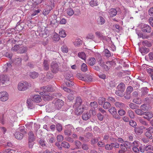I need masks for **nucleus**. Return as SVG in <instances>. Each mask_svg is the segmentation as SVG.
Wrapping results in <instances>:
<instances>
[{"mask_svg":"<svg viewBox=\"0 0 153 153\" xmlns=\"http://www.w3.org/2000/svg\"><path fill=\"white\" fill-rule=\"evenodd\" d=\"M42 96L43 100L45 101L51 100L53 99V97H52L51 94L45 91H43L39 93Z\"/></svg>","mask_w":153,"mask_h":153,"instance_id":"nucleus-1","label":"nucleus"},{"mask_svg":"<svg viewBox=\"0 0 153 153\" xmlns=\"http://www.w3.org/2000/svg\"><path fill=\"white\" fill-rule=\"evenodd\" d=\"M28 86V83L26 82L19 83L18 85V89L20 91H24L27 89Z\"/></svg>","mask_w":153,"mask_h":153,"instance_id":"nucleus-2","label":"nucleus"},{"mask_svg":"<svg viewBox=\"0 0 153 153\" xmlns=\"http://www.w3.org/2000/svg\"><path fill=\"white\" fill-rule=\"evenodd\" d=\"M65 130L64 131V133L65 135L68 136H70L72 134V131L74 129L73 127L70 124L66 125L65 126Z\"/></svg>","mask_w":153,"mask_h":153,"instance_id":"nucleus-3","label":"nucleus"},{"mask_svg":"<svg viewBox=\"0 0 153 153\" xmlns=\"http://www.w3.org/2000/svg\"><path fill=\"white\" fill-rule=\"evenodd\" d=\"M108 111L113 116L114 118L117 119H120V117L117 114L116 109L115 107H111L110 109H108Z\"/></svg>","mask_w":153,"mask_h":153,"instance_id":"nucleus-4","label":"nucleus"},{"mask_svg":"<svg viewBox=\"0 0 153 153\" xmlns=\"http://www.w3.org/2000/svg\"><path fill=\"white\" fill-rule=\"evenodd\" d=\"M51 71L53 73L56 74L59 71V67L57 63L52 62L51 65Z\"/></svg>","mask_w":153,"mask_h":153,"instance_id":"nucleus-5","label":"nucleus"},{"mask_svg":"<svg viewBox=\"0 0 153 153\" xmlns=\"http://www.w3.org/2000/svg\"><path fill=\"white\" fill-rule=\"evenodd\" d=\"M8 99V95L6 91L0 92V100L2 101H5Z\"/></svg>","mask_w":153,"mask_h":153,"instance_id":"nucleus-6","label":"nucleus"},{"mask_svg":"<svg viewBox=\"0 0 153 153\" xmlns=\"http://www.w3.org/2000/svg\"><path fill=\"white\" fill-rule=\"evenodd\" d=\"M146 131L145 133L146 136L150 139L152 138V133L153 132V128L150 127L149 128L146 129Z\"/></svg>","mask_w":153,"mask_h":153,"instance_id":"nucleus-7","label":"nucleus"},{"mask_svg":"<svg viewBox=\"0 0 153 153\" xmlns=\"http://www.w3.org/2000/svg\"><path fill=\"white\" fill-rule=\"evenodd\" d=\"M64 102L62 100L60 99L57 100L55 102V105L56 108L57 109H60L63 105Z\"/></svg>","mask_w":153,"mask_h":153,"instance_id":"nucleus-8","label":"nucleus"},{"mask_svg":"<svg viewBox=\"0 0 153 153\" xmlns=\"http://www.w3.org/2000/svg\"><path fill=\"white\" fill-rule=\"evenodd\" d=\"M9 81V78L6 75H2L0 76V82L3 84L6 83Z\"/></svg>","mask_w":153,"mask_h":153,"instance_id":"nucleus-9","label":"nucleus"},{"mask_svg":"<svg viewBox=\"0 0 153 153\" xmlns=\"http://www.w3.org/2000/svg\"><path fill=\"white\" fill-rule=\"evenodd\" d=\"M146 68V71L150 74L151 78L153 80V68L151 67H147V65L144 64V69H145Z\"/></svg>","mask_w":153,"mask_h":153,"instance_id":"nucleus-10","label":"nucleus"},{"mask_svg":"<svg viewBox=\"0 0 153 153\" xmlns=\"http://www.w3.org/2000/svg\"><path fill=\"white\" fill-rule=\"evenodd\" d=\"M82 103V100L80 97H77L75 100V102L73 106L77 107L80 106Z\"/></svg>","mask_w":153,"mask_h":153,"instance_id":"nucleus-11","label":"nucleus"},{"mask_svg":"<svg viewBox=\"0 0 153 153\" xmlns=\"http://www.w3.org/2000/svg\"><path fill=\"white\" fill-rule=\"evenodd\" d=\"M153 116V114L151 112L147 111L144 112V118L148 120L152 118Z\"/></svg>","mask_w":153,"mask_h":153,"instance_id":"nucleus-12","label":"nucleus"},{"mask_svg":"<svg viewBox=\"0 0 153 153\" xmlns=\"http://www.w3.org/2000/svg\"><path fill=\"white\" fill-rule=\"evenodd\" d=\"M76 108L75 110V113L77 115H79L81 114L83 112L84 107H82L78 106L77 107H75Z\"/></svg>","mask_w":153,"mask_h":153,"instance_id":"nucleus-13","label":"nucleus"},{"mask_svg":"<svg viewBox=\"0 0 153 153\" xmlns=\"http://www.w3.org/2000/svg\"><path fill=\"white\" fill-rule=\"evenodd\" d=\"M135 132L139 135L142 134L143 131V126H140L135 127L134 129Z\"/></svg>","mask_w":153,"mask_h":153,"instance_id":"nucleus-14","label":"nucleus"},{"mask_svg":"<svg viewBox=\"0 0 153 153\" xmlns=\"http://www.w3.org/2000/svg\"><path fill=\"white\" fill-rule=\"evenodd\" d=\"M65 80H72L73 79V74L70 72H67L65 75Z\"/></svg>","mask_w":153,"mask_h":153,"instance_id":"nucleus-15","label":"nucleus"},{"mask_svg":"<svg viewBox=\"0 0 153 153\" xmlns=\"http://www.w3.org/2000/svg\"><path fill=\"white\" fill-rule=\"evenodd\" d=\"M75 147L72 149V150L78 149L81 148L82 145V143L79 140H76L74 142Z\"/></svg>","mask_w":153,"mask_h":153,"instance_id":"nucleus-16","label":"nucleus"},{"mask_svg":"<svg viewBox=\"0 0 153 153\" xmlns=\"http://www.w3.org/2000/svg\"><path fill=\"white\" fill-rule=\"evenodd\" d=\"M14 135L16 139L19 140H21L23 137V134L19 131L16 132Z\"/></svg>","mask_w":153,"mask_h":153,"instance_id":"nucleus-17","label":"nucleus"},{"mask_svg":"<svg viewBox=\"0 0 153 153\" xmlns=\"http://www.w3.org/2000/svg\"><path fill=\"white\" fill-rule=\"evenodd\" d=\"M90 117L91 114L88 112H87L85 113H84L82 116V119L85 120H88Z\"/></svg>","mask_w":153,"mask_h":153,"instance_id":"nucleus-18","label":"nucleus"},{"mask_svg":"<svg viewBox=\"0 0 153 153\" xmlns=\"http://www.w3.org/2000/svg\"><path fill=\"white\" fill-rule=\"evenodd\" d=\"M96 61L95 58H91L88 60L87 63L91 66H93L95 63Z\"/></svg>","mask_w":153,"mask_h":153,"instance_id":"nucleus-19","label":"nucleus"},{"mask_svg":"<svg viewBox=\"0 0 153 153\" xmlns=\"http://www.w3.org/2000/svg\"><path fill=\"white\" fill-rule=\"evenodd\" d=\"M38 32L39 33V35L41 36L44 38L47 36V35L45 33L44 31H42L40 27L38 28Z\"/></svg>","mask_w":153,"mask_h":153,"instance_id":"nucleus-20","label":"nucleus"},{"mask_svg":"<svg viewBox=\"0 0 153 153\" xmlns=\"http://www.w3.org/2000/svg\"><path fill=\"white\" fill-rule=\"evenodd\" d=\"M28 140L31 141H34L35 140L34 135L32 131H30L28 134Z\"/></svg>","mask_w":153,"mask_h":153,"instance_id":"nucleus-21","label":"nucleus"},{"mask_svg":"<svg viewBox=\"0 0 153 153\" xmlns=\"http://www.w3.org/2000/svg\"><path fill=\"white\" fill-rule=\"evenodd\" d=\"M33 101L36 103L39 102L42 100L41 96L39 95H36L33 98Z\"/></svg>","mask_w":153,"mask_h":153,"instance_id":"nucleus-22","label":"nucleus"},{"mask_svg":"<svg viewBox=\"0 0 153 153\" xmlns=\"http://www.w3.org/2000/svg\"><path fill=\"white\" fill-rule=\"evenodd\" d=\"M117 14V11L114 8H112L110 10L109 14L110 17H113L116 15Z\"/></svg>","mask_w":153,"mask_h":153,"instance_id":"nucleus-23","label":"nucleus"},{"mask_svg":"<svg viewBox=\"0 0 153 153\" xmlns=\"http://www.w3.org/2000/svg\"><path fill=\"white\" fill-rule=\"evenodd\" d=\"M42 88H43V89H45V91H47L46 92H52L54 91V89L50 85H48L47 86L42 87ZM46 92V91H45Z\"/></svg>","mask_w":153,"mask_h":153,"instance_id":"nucleus-24","label":"nucleus"},{"mask_svg":"<svg viewBox=\"0 0 153 153\" xmlns=\"http://www.w3.org/2000/svg\"><path fill=\"white\" fill-rule=\"evenodd\" d=\"M43 66L45 70L47 71L48 70L49 68L48 62L47 60H45L43 64Z\"/></svg>","mask_w":153,"mask_h":153,"instance_id":"nucleus-25","label":"nucleus"},{"mask_svg":"<svg viewBox=\"0 0 153 153\" xmlns=\"http://www.w3.org/2000/svg\"><path fill=\"white\" fill-rule=\"evenodd\" d=\"M29 75L30 78L34 79L37 77L39 74L37 72L33 71L30 72Z\"/></svg>","mask_w":153,"mask_h":153,"instance_id":"nucleus-26","label":"nucleus"},{"mask_svg":"<svg viewBox=\"0 0 153 153\" xmlns=\"http://www.w3.org/2000/svg\"><path fill=\"white\" fill-rule=\"evenodd\" d=\"M33 100H32L31 98H29L27 100V104L28 108H31L33 107Z\"/></svg>","mask_w":153,"mask_h":153,"instance_id":"nucleus-27","label":"nucleus"},{"mask_svg":"<svg viewBox=\"0 0 153 153\" xmlns=\"http://www.w3.org/2000/svg\"><path fill=\"white\" fill-rule=\"evenodd\" d=\"M151 29L150 26L148 25H144V32L150 33L151 32Z\"/></svg>","mask_w":153,"mask_h":153,"instance_id":"nucleus-28","label":"nucleus"},{"mask_svg":"<svg viewBox=\"0 0 153 153\" xmlns=\"http://www.w3.org/2000/svg\"><path fill=\"white\" fill-rule=\"evenodd\" d=\"M100 65L102 67L103 69L106 71H108L110 69V66H108L106 65L105 63H100Z\"/></svg>","mask_w":153,"mask_h":153,"instance_id":"nucleus-29","label":"nucleus"},{"mask_svg":"<svg viewBox=\"0 0 153 153\" xmlns=\"http://www.w3.org/2000/svg\"><path fill=\"white\" fill-rule=\"evenodd\" d=\"M97 21L99 24L102 25L104 23L105 21L103 17L101 16L98 18Z\"/></svg>","mask_w":153,"mask_h":153,"instance_id":"nucleus-30","label":"nucleus"},{"mask_svg":"<svg viewBox=\"0 0 153 153\" xmlns=\"http://www.w3.org/2000/svg\"><path fill=\"white\" fill-rule=\"evenodd\" d=\"M65 82L68 87H71L74 85V82H72V80H65Z\"/></svg>","mask_w":153,"mask_h":153,"instance_id":"nucleus-31","label":"nucleus"},{"mask_svg":"<svg viewBox=\"0 0 153 153\" xmlns=\"http://www.w3.org/2000/svg\"><path fill=\"white\" fill-rule=\"evenodd\" d=\"M118 90L124 91L125 90V84L123 82L120 83L117 86Z\"/></svg>","mask_w":153,"mask_h":153,"instance_id":"nucleus-32","label":"nucleus"},{"mask_svg":"<svg viewBox=\"0 0 153 153\" xmlns=\"http://www.w3.org/2000/svg\"><path fill=\"white\" fill-rule=\"evenodd\" d=\"M92 76H91L85 74V79H84L83 80L89 82L92 81Z\"/></svg>","mask_w":153,"mask_h":153,"instance_id":"nucleus-33","label":"nucleus"},{"mask_svg":"<svg viewBox=\"0 0 153 153\" xmlns=\"http://www.w3.org/2000/svg\"><path fill=\"white\" fill-rule=\"evenodd\" d=\"M124 91H123L118 90L116 91L115 94L118 96L122 97L124 95Z\"/></svg>","mask_w":153,"mask_h":153,"instance_id":"nucleus-34","label":"nucleus"},{"mask_svg":"<svg viewBox=\"0 0 153 153\" xmlns=\"http://www.w3.org/2000/svg\"><path fill=\"white\" fill-rule=\"evenodd\" d=\"M105 98L104 97H100L98 101V102L100 105H102L103 102H105Z\"/></svg>","mask_w":153,"mask_h":153,"instance_id":"nucleus-35","label":"nucleus"},{"mask_svg":"<svg viewBox=\"0 0 153 153\" xmlns=\"http://www.w3.org/2000/svg\"><path fill=\"white\" fill-rule=\"evenodd\" d=\"M61 146L65 148L68 149L70 146V144L67 142L64 141L61 144Z\"/></svg>","mask_w":153,"mask_h":153,"instance_id":"nucleus-36","label":"nucleus"},{"mask_svg":"<svg viewBox=\"0 0 153 153\" xmlns=\"http://www.w3.org/2000/svg\"><path fill=\"white\" fill-rule=\"evenodd\" d=\"M111 106V104L108 102H105L103 107L105 109H109Z\"/></svg>","mask_w":153,"mask_h":153,"instance_id":"nucleus-37","label":"nucleus"},{"mask_svg":"<svg viewBox=\"0 0 153 153\" xmlns=\"http://www.w3.org/2000/svg\"><path fill=\"white\" fill-rule=\"evenodd\" d=\"M78 56L82 59L85 60V54L84 52L78 53Z\"/></svg>","mask_w":153,"mask_h":153,"instance_id":"nucleus-38","label":"nucleus"},{"mask_svg":"<svg viewBox=\"0 0 153 153\" xmlns=\"http://www.w3.org/2000/svg\"><path fill=\"white\" fill-rule=\"evenodd\" d=\"M85 74H81V73H78L76 74V76L78 78L81 80H83L84 79H85Z\"/></svg>","mask_w":153,"mask_h":153,"instance_id":"nucleus-39","label":"nucleus"},{"mask_svg":"<svg viewBox=\"0 0 153 153\" xmlns=\"http://www.w3.org/2000/svg\"><path fill=\"white\" fill-rule=\"evenodd\" d=\"M22 59L20 58H18L16 59L14 61V63L15 65H18L21 64Z\"/></svg>","mask_w":153,"mask_h":153,"instance_id":"nucleus-40","label":"nucleus"},{"mask_svg":"<svg viewBox=\"0 0 153 153\" xmlns=\"http://www.w3.org/2000/svg\"><path fill=\"white\" fill-rule=\"evenodd\" d=\"M27 48L26 47H21L20 48H19V52L20 53H23L27 51Z\"/></svg>","mask_w":153,"mask_h":153,"instance_id":"nucleus-41","label":"nucleus"},{"mask_svg":"<svg viewBox=\"0 0 153 153\" xmlns=\"http://www.w3.org/2000/svg\"><path fill=\"white\" fill-rule=\"evenodd\" d=\"M135 112L138 115H142L143 114V109H137L135 110Z\"/></svg>","mask_w":153,"mask_h":153,"instance_id":"nucleus-42","label":"nucleus"},{"mask_svg":"<svg viewBox=\"0 0 153 153\" xmlns=\"http://www.w3.org/2000/svg\"><path fill=\"white\" fill-rule=\"evenodd\" d=\"M128 113L129 116L131 119H133L135 117V115L134 112L131 110L128 111Z\"/></svg>","mask_w":153,"mask_h":153,"instance_id":"nucleus-43","label":"nucleus"},{"mask_svg":"<svg viewBox=\"0 0 153 153\" xmlns=\"http://www.w3.org/2000/svg\"><path fill=\"white\" fill-rule=\"evenodd\" d=\"M62 88L63 90L67 92L70 93H74L75 92L74 91L71 90L70 89L67 88L65 86H63Z\"/></svg>","mask_w":153,"mask_h":153,"instance_id":"nucleus-44","label":"nucleus"},{"mask_svg":"<svg viewBox=\"0 0 153 153\" xmlns=\"http://www.w3.org/2000/svg\"><path fill=\"white\" fill-rule=\"evenodd\" d=\"M81 70L83 71H86L87 70V66L85 63H83L81 66Z\"/></svg>","mask_w":153,"mask_h":153,"instance_id":"nucleus-45","label":"nucleus"},{"mask_svg":"<svg viewBox=\"0 0 153 153\" xmlns=\"http://www.w3.org/2000/svg\"><path fill=\"white\" fill-rule=\"evenodd\" d=\"M56 127L57 130L59 131H61L62 129V125L59 123H57L56 125Z\"/></svg>","mask_w":153,"mask_h":153,"instance_id":"nucleus-46","label":"nucleus"},{"mask_svg":"<svg viewBox=\"0 0 153 153\" xmlns=\"http://www.w3.org/2000/svg\"><path fill=\"white\" fill-rule=\"evenodd\" d=\"M59 35L62 37H65L66 36V34L65 30H62L59 31Z\"/></svg>","mask_w":153,"mask_h":153,"instance_id":"nucleus-47","label":"nucleus"},{"mask_svg":"<svg viewBox=\"0 0 153 153\" xmlns=\"http://www.w3.org/2000/svg\"><path fill=\"white\" fill-rule=\"evenodd\" d=\"M90 105L91 107L93 108H97L98 106V104L96 102L94 101L91 102L90 103Z\"/></svg>","mask_w":153,"mask_h":153,"instance_id":"nucleus-48","label":"nucleus"},{"mask_svg":"<svg viewBox=\"0 0 153 153\" xmlns=\"http://www.w3.org/2000/svg\"><path fill=\"white\" fill-rule=\"evenodd\" d=\"M67 13L68 15L72 16L74 14V11L72 9L70 8L67 9Z\"/></svg>","mask_w":153,"mask_h":153,"instance_id":"nucleus-49","label":"nucleus"},{"mask_svg":"<svg viewBox=\"0 0 153 153\" xmlns=\"http://www.w3.org/2000/svg\"><path fill=\"white\" fill-rule=\"evenodd\" d=\"M129 105L130 107L132 109L137 108L138 106L137 105L133 103H130Z\"/></svg>","mask_w":153,"mask_h":153,"instance_id":"nucleus-50","label":"nucleus"},{"mask_svg":"<svg viewBox=\"0 0 153 153\" xmlns=\"http://www.w3.org/2000/svg\"><path fill=\"white\" fill-rule=\"evenodd\" d=\"M125 147L127 149H130L132 146L131 144L130 143L126 141H125Z\"/></svg>","mask_w":153,"mask_h":153,"instance_id":"nucleus-51","label":"nucleus"},{"mask_svg":"<svg viewBox=\"0 0 153 153\" xmlns=\"http://www.w3.org/2000/svg\"><path fill=\"white\" fill-rule=\"evenodd\" d=\"M64 139L63 136L61 135H59L57 137V140L59 142H61Z\"/></svg>","mask_w":153,"mask_h":153,"instance_id":"nucleus-52","label":"nucleus"},{"mask_svg":"<svg viewBox=\"0 0 153 153\" xmlns=\"http://www.w3.org/2000/svg\"><path fill=\"white\" fill-rule=\"evenodd\" d=\"M89 4L90 6L92 7L97 6L98 5V4L94 0L91 1L89 2Z\"/></svg>","mask_w":153,"mask_h":153,"instance_id":"nucleus-53","label":"nucleus"},{"mask_svg":"<svg viewBox=\"0 0 153 153\" xmlns=\"http://www.w3.org/2000/svg\"><path fill=\"white\" fill-rule=\"evenodd\" d=\"M81 146L82 149L84 150L87 151L89 149V146L87 144H82Z\"/></svg>","mask_w":153,"mask_h":153,"instance_id":"nucleus-54","label":"nucleus"},{"mask_svg":"<svg viewBox=\"0 0 153 153\" xmlns=\"http://www.w3.org/2000/svg\"><path fill=\"white\" fill-rule=\"evenodd\" d=\"M129 124L132 126L135 127L137 126V123L134 121L131 120L129 121Z\"/></svg>","mask_w":153,"mask_h":153,"instance_id":"nucleus-55","label":"nucleus"},{"mask_svg":"<svg viewBox=\"0 0 153 153\" xmlns=\"http://www.w3.org/2000/svg\"><path fill=\"white\" fill-rule=\"evenodd\" d=\"M15 151L13 150L10 149H6L4 151V153H14Z\"/></svg>","mask_w":153,"mask_h":153,"instance_id":"nucleus-56","label":"nucleus"},{"mask_svg":"<svg viewBox=\"0 0 153 153\" xmlns=\"http://www.w3.org/2000/svg\"><path fill=\"white\" fill-rule=\"evenodd\" d=\"M61 49L63 52L65 53H67L68 51V48L66 45H63L61 47Z\"/></svg>","mask_w":153,"mask_h":153,"instance_id":"nucleus-57","label":"nucleus"},{"mask_svg":"<svg viewBox=\"0 0 153 153\" xmlns=\"http://www.w3.org/2000/svg\"><path fill=\"white\" fill-rule=\"evenodd\" d=\"M104 52H105V55L107 57H109L111 56V53L110 51L107 49H105Z\"/></svg>","mask_w":153,"mask_h":153,"instance_id":"nucleus-58","label":"nucleus"},{"mask_svg":"<svg viewBox=\"0 0 153 153\" xmlns=\"http://www.w3.org/2000/svg\"><path fill=\"white\" fill-rule=\"evenodd\" d=\"M144 46L149 47L151 46L152 45L150 42L147 40H144Z\"/></svg>","mask_w":153,"mask_h":153,"instance_id":"nucleus-59","label":"nucleus"},{"mask_svg":"<svg viewBox=\"0 0 153 153\" xmlns=\"http://www.w3.org/2000/svg\"><path fill=\"white\" fill-rule=\"evenodd\" d=\"M52 97H53V98L56 99L58 97H59L61 95V94H57L56 93H54L52 94H51Z\"/></svg>","mask_w":153,"mask_h":153,"instance_id":"nucleus-60","label":"nucleus"},{"mask_svg":"<svg viewBox=\"0 0 153 153\" xmlns=\"http://www.w3.org/2000/svg\"><path fill=\"white\" fill-rule=\"evenodd\" d=\"M34 143V141H31L28 140V146L29 148L30 149L32 148Z\"/></svg>","mask_w":153,"mask_h":153,"instance_id":"nucleus-61","label":"nucleus"},{"mask_svg":"<svg viewBox=\"0 0 153 153\" xmlns=\"http://www.w3.org/2000/svg\"><path fill=\"white\" fill-rule=\"evenodd\" d=\"M95 34L96 36L98 37L99 38H104L105 36L101 34L100 32H95Z\"/></svg>","mask_w":153,"mask_h":153,"instance_id":"nucleus-62","label":"nucleus"},{"mask_svg":"<svg viewBox=\"0 0 153 153\" xmlns=\"http://www.w3.org/2000/svg\"><path fill=\"white\" fill-rule=\"evenodd\" d=\"M149 23L153 27V17L152 16L150 17L148 19Z\"/></svg>","mask_w":153,"mask_h":153,"instance_id":"nucleus-63","label":"nucleus"},{"mask_svg":"<svg viewBox=\"0 0 153 153\" xmlns=\"http://www.w3.org/2000/svg\"><path fill=\"white\" fill-rule=\"evenodd\" d=\"M148 13L150 16H153V7H151L148 10Z\"/></svg>","mask_w":153,"mask_h":153,"instance_id":"nucleus-64","label":"nucleus"}]
</instances>
